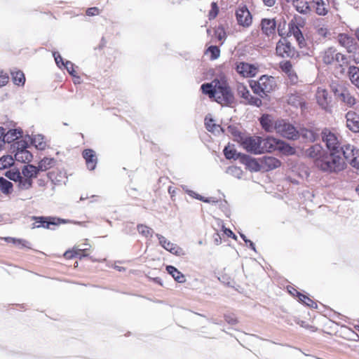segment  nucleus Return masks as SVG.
I'll return each mask as SVG.
<instances>
[{"instance_id":"obj_12","label":"nucleus","mask_w":359,"mask_h":359,"mask_svg":"<svg viewBox=\"0 0 359 359\" xmlns=\"http://www.w3.org/2000/svg\"><path fill=\"white\" fill-rule=\"evenodd\" d=\"M237 72L244 77H254L257 73V67L252 64L241 62L236 65Z\"/></svg>"},{"instance_id":"obj_56","label":"nucleus","mask_w":359,"mask_h":359,"mask_svg":"<svg viewBox=\"0 0 359 359\" xmlns=\"http://www.w3.org/2000/svg\"><path fill=\"white\" fill-rule=\"evenodd\" d=\"M74 66V65L72 62L67 60L64 62V65H62V68L65 67L71 76L76 77Z\"/></svg>"},{"instance_id":"obj_37","label":"nucleus","mask_w":359,"mask_h":359,"mask_svg":"<svg viewBox=\"0 0 359 359\" xmlns=\"http://www.w3.org/2000/svg\"><path fill=\"white\" fill-rule=\"evenodd\" d=\"M205 128L206 129L209 131V132H212V133H214L215 132L216 130L218 131V130L219 129L222 132H224V130L223 128L219 126V125H217V124H215L214 123V120L212 118H208V116H206L205 118Z\"/></svg>"},{"instance_id":"obj_21","label":"nucleus","mask_w":359,"mask_h":359,"mask_svg":"<svg viewBox=\"0 0 359 359\" xmlns=\"http://www.w3.org/2000/svg\"><path fill=\"white\" fill-rule=\"evenodd\" d=\"M33 219L38 224L36 226L37 228L43 227L46 229H49L50 225L55 224V217H33Z\"/></svg>"},{"instance_id":"obj_24","label":"nucleus","mask_w":359,"mask_h":359,"mask_svg":"<svg viewBox=\"0 0 359 359\" xmlns=\"http://www.w3.org/2000/svg\"><path fill=\"white\" fill-rule=\"evenodd\" d=\"M216 80L214 79L212 83H204L201 86V90L204 95L209 96L210 99H214L216 92Z\"/></svg>"},{"instance_id":"obj_45","label":"nucleus","mask_w":359,"mask_h":359,"mask_svg":"<svg viewBox=\"0 0 359 359\" xmlns=\"http://www.w3.org/2000/svg\"><path fill=\"white\" fill-rule=\"evenodd\" d=\"M21 172L18 169L15 170H7L5 173V176L6 177L15 182H17L18 181H19V180L21 179Z\"/></svg>"},{"instance_id":"obj_32","label":"nucleus","mask_w":359,"mask_h":359,"mask_svg":"<svg viewBox=\"0 0 359 359\" xmlns=\"http://www.w3.org/2000/svg\"><path fill=\"white\" fill-rule=\"evenodd\" d=\"M294 290L296 292L297 297H298L299 301L300 302L303 303L304 304L306 305L309 307L314 309L317 308V304L315 302H313L311 299H310L308 296L302 294L296 289H294Z\"/></svg>"},{"instance_id":"obj_46","label":"nucleus","mask_w":359,"mask_h":359,"mask_svg":"<svg viewBox=\"0 0 359 359\" xmlns=\"http://www.w3.org/2000/svg\"><path fill=\"white\" fill-rule=\"evenodd\" d=\"M244 104L260 107L262 104V102L259 97H255L250 94L249 96H248V98L245 99Z\"/></svg>"},{"instance_id":"obj_11","label":"nucleus","mask_w":359,"mask_h":359,"mask_svg":"<svg viewBox=\"0 0 359 359\" xmlns=\"http://www.w3.org/2000/svg\"><path fill=\"white\" fill-rule=\"evenodd\" d=\"M320 130L318 128H300L298 130L299 137H302L304 140L309 142H314L319 139Z\"/></svg>"},{"instance_id":"obj_36","label":"nucleus","mask_w":359,"mask_h":359,"mask_svg":"<svg viewBox=\"0 0 359 359\" xmlns=\"http://www.w3.org/2000/svg\"><path fill=\"white\" fill-rule=\"evenodd\" d=\"M13 183L10 181L6 180L3 177H0V190L4 194H9L11 193L13 190Z\"/></svg>"},{"instance_id":"obj_25","label":"nucleus","mask_w":359,"mask_h":359,"mask_svg":"<svg viewBox=\"0 0 359 359\" xmlns=\"http://www.w3.org/2000/svg\"><path fill=\"white\" fill-rule=\"evenodd\" d=\"M166 271L177 283H182L186 281V278L184 274L181 273L175 266L168 265L166 266Z\"/></svg>"},{"instance_id":"obj_16","label":"nucleus","mask_w":359,"mask_h":359,"mask_svg":"<svg viewBox=\"0 0 359 359\" xmlns=\"http://www.w3.org/2000/svg\"><path fill=\"white\" fill-rule=\"evenodd\" d=\"M260 154L264 152L271 153L276 150L278 139L273 137H267L266 138L260 137Z\"/></svg>"},{"instance_id":"obj_4","label":"nucleus","mask_w":359,"mask_h":359,"mask_svg":"<svg viewBox=\"0 0 359 359\" xmlns=\"http://www.w3.org/2000/svg\"><path fill=\"white\" fill-rule=\"evenodd\" d=\"M216 92L214 100L223 106H230L234 102L233 93L224 80H216Z\"/></svg>"},{"instance_id":"obj_20","label":"nucleus","mask_w":359,"mask_h":359,"mask_svg":"<svg viewBox=\"0 0 359 359\" xmlns=\"http://www.w3.org/2000/svg\"><path fill=\"white\" fill-rule=\"evenodd\" d=\"M39 172L40 171L37 168V166L32 164H27L22 167L21 174L22 177L33 181V179L37 177Z\"/></svg>"},{"instance_id":"obj_39","label":"nucleus","mask_w":359,"mask_h":359,"mask_svg":"<svg viewBox=\"0 0 359 359\" xmlns=\"http://www.w3.org/2000/svg\"><path fill=\"white\" fill-rule=\"evenodd\" d=\"M15 158L11 155L3 156L0 158V170H4L12 166Z\"/></svg>"},{"instance_id":"obj_59","label":"nucleus","mask_w":359,"mask_h":359,"mask_svg":"<svg viewBox=\"0 0 359 359\" xmlns=\"http://www.w3.org/2000/svg\"><path fill=\"white\" fill-rule=\"evenodd\" d=\"M55 225H58V224H67V223H73V224H79V225H81V226H86V225L84 224V222H73V221H70V220H68V219H61V218H57L55 217Z\"/></svg>"},{"instance_id":"obj_63","label":"nucleus","mask_w":359,"mask_h":359,"mask_svg":"<svg viewBox=\"0 0 359 359\" xmlns=\"http://www.w3.org/2000/svg\"><path fill=\"white\" fill-rule=\"evenodd\" d=\"M8 74L0 69V87L5 86L8 82Z\"/></svg>"},{"instance_id":"obj_35","label":"nucleus","mask_w":359,"mask_h":359,"mask_svg":"<svg viewBox=\"0 0 359 359\" xmlns=\"http://www.w3.org/2000/svg\"><path fill=\"white\" fill-rule=\"evenodd\" d=\"M87 250V248L85 249H78V250H68L65 252L64 256L67 259H72L74 257H79V259H81L82 257H86L87 255L85 254V251Z\"/></svg>"},{"instance_id":"obj_23","label":"nucleus","mask_w":359,"mask_h":359,"mask_svg":"<svg viewBox=\"0 0 359 359\" xmlns=\"http://www.w3.org/2000/svg\"><path fill=\"white\" fill-rule=\"evenodd\" d=\"M276 150L286 156L294 155L296 153V149L293 147L286 142L279 139L278 142L277 143Z\"/></svg>"},{"instance_id":"obj_14","label":"nucleus","mask_w":359,"mask_h":359,"mask_svg":"<svg viewBox=\"0 0 359 359\" xmlns=\"http://www.w3.org/2000/svg\"><path fill=\"white\" fill-rule=\"evenodd\" d=\"M327 152L320 144H316L308 148L305 154L308 157L314 160L315 165L317 166V161L323 158Z\"/></svg>"},{"instance_id":"obj_27","label":"nucleus","mask_w":359,"mask_h":359,"mask_svg":"<svg viewBox=\"0 0 359 359\" xmlns=\"http://www.w3.org/2000/svg\"><path fill=\"white\" fill-rule=\"evenodd\" d=\"M260 124L266 132H272L274 129V123L269 114H264L259 118Z\"/></svg>"},{"instance_id":"obj_60","label":"nucleus","mask_w":359,"mask_h":359,"mask_svg":"<svg viewBox=\"0 0 359 359\" xmlns=\"http://www.w3.org/2000/svg\"><path fill=\"white\" fill-rule=\"evenodd\" d=\"M224 319L226 322L229 325H236L238 323V320L234 314H225Z\"/></svg>"},{"instance_id":"obj_26","label":"nucleus","mask_w":359,"mask_h":359,"mask_svg":"<svg viewBox=\"0 0 359 359\" xmlns=\"http://www.w3.org/2000/svg\"><path fill=\"white\" fill-rule=\"evenodd\" d=\"M224 154L227 159H234L239 160L240 162L242 160V155H245V154H242L240 152H237L236 150L233 148L229 146H226L224 149Z\"/></svg>"},{"instance_id":"obj_7","label":"nucleus","mask_w":359,"mask_h":359,"mask_svg":"<svg viewBox=\"0 0 359 359\" xmlns=\"http://www.w3.org/2000/svg\"><path fill=\"white\" fill-rule=\"evenodd\" d=\"M238 24L243 27H248L252 22V16L245 5L240 6L236 11Z\"/></svg>"},{"instance_id":"obj_49","label":"nucleus","mask_w":359,"mask_h":359,"mask_svg":"<svg viewBox=\"0 0 359 359\" xmlns=\"http://www.w3.org/2000/svg\"><path fill=\"white\" fill-rule=\"evenodd\" d=\"M226 173L233 175L235 177L241 178L243 175L242 170L236 166H229L226 169Z\"/></svg>"},{"instance_id":"obj_30","label":"nucleus","mask_w":359,"mask_h":359,"mask_svg":"<svg viewBox=\"0 0 359 359\" xmlns=\"http://www.w3.org/2000/svg\"><path fill=\"white\" fill-rule=\"evenodd\" d=\"M348 74L352 83L359 88V67L350 66Z\"/></svg>"},{"instance_id":"obj_6","label":"nucleus","mask_w":359,"mask_h":359,"mask_svg":"<svg viewBox=\"0 0 359 359\" xmlns=\"http://www.w3.org/2000/svg\"><path fill=\"white\" fill-rule=\"evenodd\" d=\"M276 52L278 56L283 58H293L297 55L295 48L286 38L281 39L277 42Z\"/></svg>"},{"instance_id":"obj_15","label":"nucleus","mask_w":359,"mask_h":359,"mask_svg":"<svg viewBox=\"0 0 359 359\" xmlns=\"http://www.w3.org/2000/svg\"><path fill=\"white\" fill-rule=\"evenodd\" d=\"M261 165H262V171L268 172L281 165V162L276 157L271 156H264L261 157Z\"/></svg>"},{"instance_id":"obj_19","label":"nucleus","mask_w":359,"mask_h":359,"mask_svg":"<svg viewBox=\"0 0 359 359\" xmlns=\"http://www.w3.org/2000/svg\"><path fill=\"white\" fill-rule=\"evenodd\" d=\"M262 30L264 34L269 36L275 34L276 22L274 19L264 18L261 22Z\"/></svg>"},{"instance_id":"obj_57","label":"nucleus","mask_w":359,"mask_h":359,"mask_svg":"<svg viewBox=\"0 0 359 359\" xmlns=\"http://www.w3.org/2000/svg\"><path fill=\"white\" fill-rule=\"evenodd\" d=\"M238 93L244 100L250 94L249 90L243 85L238 86Z\"/></svg>"},{"instance_id":"obj_44","label":"nucleus","mask_w":359,"mask_h":359,"mask_svg":"<svg viewBox=\"0 0 359 359\" xmlns=\"http://www.w3.org/2000/svg\"><path fill=\"white\" fill-rule=\"evenodd\" d=\"M137 230L140 234L144 237H151L154 233V230L151 228L144 224H138L137 226Z\"/></svg>"},{"instance_id":"obj_10","label":"nucleus","mask_w":359,"mask_h":359,"mask_svg":"<svg viewBox=\"0 0 359 359\" xmlns=\"http://www.w3.org/2000/svg\"><path fill=\"white\" fill-rule=\"evenodd\" d=\"M156 236L158 238L161 246L165 250L177 256L183 255V250L177 245L168 241L161 234L156 233Z\"/></svg>"},{"instance_id":"obj_1","label":"nucleus","mask_w":359,"mask_h":359,"mask_svg":"<svg viewBox=\"0 0 359 359\" xmlns=\"http://www.w3.org/2000/svg\"><path fill=\"white\" fill-rule=\"evenodd\" d=\"M342 154L327 152L317 161V168L327 172H338L344 169L346 163Z\"/></svg>"},{"instance_id":"obj_61","label":"nucleus","mask_w":359,"mask_h":359,"mask_svg":"<svg viewBox=\"0 0 359 359\" xmlns=\"http://www.w3.org/2000/svg\"><path fill=\"white\" fill-rule=\"evenodd\" d=\"M316 32L318 35H320L324 38L327 37V35L330 34L328 29L325 26L316 27Z\"/></svg>"},{"instance_id":"obj_62","label":"nucleus","mask_w":359,"mask_h":359,"mask_svg":"<svg viewBox=\"0 0 359 359\" xmlns=\"http://www.w3.org/2000/svg\"><path fill=\"white\" fill-rule=\"evenodd\" d=\"M53 57L55 58V63L56 65H57V67L59 68H62V65H64V60L62 57V56L60 55V54L57 52H53Z\"/></svg>"},{"instance_id":"obj_54","label":"nucleus","mask_w":359,"mask_h":359,"mask_svg":"<svg viewBox=\"0 0 359 359\" xmlns=\"http://www.w3.org/2000/svg\"><path fill=\"white\" fill-rule=\"evenodd\" d=\"M207 50L210 54L211 60H216L219 57L220 50L217 46H210Z\"/></svg>"},{"instance_id":"obj_22","label":"nucleus","mask_w":359,"mask_h":359,"mask_svg":"<svg viewBox=\"0 0 359 359\" xmlns=\"http://www.w3.org/2000/svg\"><path fill=\"white\" fill-rule=\"evenodd\" d=\"M22 130L20 128L10 129L7 131V133H5V135L2 138V141L4 143L13 142L15 140H18L19 137H20L22 135Z\"/></svg>"},{"instance_id":"obj_2","label":"nucleus","mask_w":359,"mask_h":359,"mask_svg":"<svg viewBox=\"0 0 359 359\" xmlns=\"http://www.w3.org/2000/svg\"><path fill=\"white\" fill-rule=\"evenodd\" d=\"M320 135L322 140L325 143L329 152H337V154H342V151H345L344 148L346 149L348 146H351L350 144H346L340 141L337 135L327 128H325L321 130Z\"/></svg>"},{"instance_id":"obj_18","label":"nucleus","mask_w":359,"mask_h":359,"mask_svg":"<svg viewBox=\"0 0 359 359\" xmlns=\"http://www.w3.org/2000/svg\"><path fill=\"white\" fill-rule=\"evenodd\" d=\"M83 158L86 160L87 168L90 170H93L97 165V159L95 152L90 149H84L82 153Z\"/></svg>"},{"instance_id":"obj_40","label":"nucleus","mask_w":359,"mask_h":359,"mask_svg":"<svg viewBox=\"0 0 359 359\" xmlns=\"http://www.w3.org/2000/svg\"><path fill=\"white\" fill-rule=\"evenodd\" d=\"M4 240L7 242H12L15 245H21L22 248H26L28 249L32 248L31 243L29 241L24 239L15 238L12 237H6L4 238Z\"/></svg>"},{"instance_id":"obj_52","label":"nucleus","mask_w":359,"mask_h":359,"mask_svg":"<svg viewBox=\"0 0 359 359\" xmlns=\"http://www.w3.org/2000/svg\"><path fill=\"white\" fill-rule=\"evenodd\" d=\"M318 102L323 108H325L327 105V93L325 90L319 93L318 95Z\"/></svg>"},{"instance_id":"obj_47","label":"nucleus","mask_w":359,"mask_h":359,"mask_svg":"<svg viewBox=\"0 0 359 359\" xmlns=\"http://www.w3.org/2000/svg\"><path fill=\"white\" fill-rule=\"evenodd\" d=\"M296 6V9L299 13L306 14L310 11L308 3L304 0H299Z\"/></svg>"},{"instance_id":"obj_53","label":"nucleus","mask_w":359,"mask_h":359,"mask_svg":"<svg viewBox=\"0 0 359 359\" xmlns=\"http://www.w3.org/2000/svg\"><path fill=\"white\" fill-rule=\"evenodd\" d=\"M285 75L287 76L288 83L290 85H296L298 83L299 78L294 69L292 70L291 72H289Z\"/></svg>"},{"instance_id":"obj_55","label":"nucleus","mask_w":359,"mask_h":359,"mask_svg":"<svg viewBox=\"0 0 359 359\" xmlns=\"http://www.w3.org/2000/svg\"><path fill=\"white\" fill-rule=\"evenodd\" d=\"M288 103L291 105L298 107L302 103V98L297 95L292 94L288 98Z\"/></svg>"},{"instance_id":"obj_13","label":"nucleus","mask_w":359,"mask_h":359,"mask_svg":"<svg viewBox=\"0 0 359 359\" xmlns=\"http://www.w3.org/2000/svg\"><path fill=\"white\" fill-rule=\"evenodd\" d=\"M241 163L245 165L246 168L251 172L262 171L261 157L255 158L247 154L242 155V160Z\"/></svg>"},{"instance_id":"obj_28","label":"nucleus","mask_w":359,"mask_h":359,"mask_svg":"<svg viewBox=\"0 0 359 359\" xmlns=\"http://www.w3.org/2000/svg\"><path fill=\"white\" fill-rule=\"evenodd\" d=\"M33 158L32 154L28 150L16 151L15 154V160L22 163H29Z\"/></svg>"},{"instance_id":"obj_64","label":"nucleus","mask_w":359,"mask_h":359,"mask_svg":"<svg viewBox=\"0 0 359 359\" xmlns=\"http://www.w3.org/2000/svg\"><path fill=\"white\" fill-rule=\"evenodd\" d=\"M316 13L319 15H325L327 13V9L325 5H316Z\"/></svg>"},{"instance_id":"obj_43","label":"nucleus","mask_w":359,"mask_h":359,"mask_svg":"<svg viewBox=\"0 0 359 359\" xmlns=\"http://www.w3.org/2000/svg\"><path fill=\"white\" fill-rule=\"evenodd\" d=\"M17 182L18 183V187L20 190H28L32 187L33 184L32 180L24 177L22 175L21 179L19 180V181H18Z\"/></svg>"},{"instance_id":"obj_3","label":"nucleus","mask_w":359,"mask_h":359,"mask_svg":"<svg viewBox=\"0 0 359 359\" xmlns=\"http://www.w3.org/2000/svg\"><path fill=\"white\" fill-rule=\"evenodd\" d=\"M275 86L274 78L267 75H262L258 81L250 82V86L253 93L262 98L267 97L268 93L273 90Z\"/></svg>"},{"instance_id":"obj_42","label":"nucleus","mask_w":359,"mask_h":359,"mask_svg":"<svg viewBox=\"0 0 359 359\" xmlns=\"http://www.w3.org/2000/svg\"><path fill=\"white\" fill-rule=\"evenodd\" d=\"M334 62L338 64L339 66L342 68L343 71L344 67L346 66L348 64V58L345 55L337 52V53L334 54Z\"/></svg>"},{"instance_id":"obj_50","label":"nucleus","mask_w":359,"mask_h":359,"mask_svg":"<svg viewBox=\"0 0 359 359\" xmlns=\"http://www.w3.org/2000/svg\"><path fill=\"white\" fill-rule=\"evenodd\" d=\"M279 67L281 71L286 74L294 69L292 68V62L290 60H283L279 63Z\"/></svg>"},{"instance_id":"obj_48","label":"nucleus","mask_w":359,"mask_h":359,"mask_svg":"<svg viewBox=\"0 0 359 359\" xmlns=\"http://www.w3.org/2000/svg\"><path fill=\"white\" fill-rule=\"evenodd\" d=\"M339 43L343 46L348 48V52H352V48L351 46H349L350 43H352V39L349 36H348L346 34H341L340 35L339 38Z\"/></svg>"},{"instance_id":"obj_34","label":"nucleus","mask_w":359,"mask_h":359,"mask_svg":"<svg viewBox=\"0 0 359 359\" xmlns=\"http://www.w3.org/2000/svg\"><path fill=\"white\" fill-rule=\"evenodd\" d=\"M13 83L18 86H23L25 82V76L24 73L20 71H12L11 72Z\"/></svg>"},{"instance_id":"obj_8","label":"nucleus","mask_w":359,"mask_h":359,"mask_svg":"<svg viewBox=\"0 0 359 359\" xmlns=\"http://www.w3.org/2000/svg\"><path fill=\"white\" fill-rule=\"evenodd\" d=\"M345 151H342V155L351 165L359 170V150L355 149L353 145L348 146Z\"/></svg>"},{"instance_id":"obj_51","label":"nucleus","mask_w":359,"mask_h":359,"mask_svg":"<svg viewBox=\"0 0 359 359\" xmlns=\"http://www.w3.org/2000/svg\"><path fill=\"white\" fill-rule=\"evenodd\" d=\"M331 89L335 97L339 98L341 96V93H344L347 88H345L343 85L332 84L331 86Z\"/></svg>"},{"instance_id":"obj_58","label":"nucleus","mask_w":359,"mask_h":359,"mask_svg":"<svg viewBox=\"0 0 359 359\" xmlns=\"http://www.w3.org/2000/svg\"><path fill=\"white\" fill-rule=\"evenodd\" d=\"M219 13V7L216 2H212L211 4V10L209 13V18L213 19L217 17Z\"/></svg>"},{"instance_id":"obj_17","label":"nucleus","mask_w":359,"mask_h":359,"mask_svg":"<svg viewBox=\"0 0 359 359\" xmlns=\"http://www.w3.org/2000/svg\"><path fill=\"white\" fill-rule=\"evenodd\" d=\"M346 119L347 128L353 133H359V115L349 111L346 114Z\"/></svg>"},{"instance_id":"obj_41","label":"nucleus","mask_w":359,"mask_h":359,"mask_svg":"<svg viewBox=\"0 0 359 359\" xmlns=\"http://www.w3.org/2000/svg\"><path fill=\"white\" fill-rule=\"evenodd\" d=\"M289 33L292 34L296 39L297 37H302V31L299 27L293 20L290 21L288 24Z\"/></svg>"},{"instance_id":"obj_29","label":"nucleus","mask_w":359,"mask_h":359,"mask_svg":"<svg viewBox=\"0 0 359 359\" xmlns=\"http://www.w3.org/2000/svg\"><path fill=\"white\" fill-rule=\"evenodd\" d=\"M55 160L53 158L45 157L39 161L37 165V168L39 170L40 172L46 171L49 168L53 167L55 165Z\"/></svg>"},{"instance_id":"obj_31","label":"nucleus","mask_w":359,"mask_h":359,"mask_svg":"<svg viewBox=\"0 0 359 359\" xmlns=\"http://www.w3.org/2000/svg\"><path fill=\"white\" fill-rule=\"evenodd\" d=\"M337 53V50L334 47H330L326 49L323 56V61L326 65L334 64V54Z\"/></svg>"},{"instance_id":"obj_33","label":"nucleus","mask_w":359,"mask_h":359,"mask_svg":"<svg viewBox=\"0 0 359 359\" xmlns=\"http://www.w3.org/2000/svg\"><path fill=\"white\" fill-rule=\"evenodd\" d=\"M338 99L349 107L355 104V99L351 95L348 89L344 93H341V96Z\"/></svg>"},{"instance_id":"obj_38","label":"nucleus","mask_w":359,"mask_h":359,"mask_svg":"<svg viewBox=\"0 0 359 359\" xmlns=\"http://www.w3.org/2000/svg\"><path fill=\"white\" fill-rule=\"evenodd\" d=\"M30 139L32 144L34 145L36 149L40 150L45 149L46 144L43 141V136L42 135H36Z\"/></svg>"},{"instance_id":"obj_9","label":"nucleus","mask_w":359,"mask_h":359,"mask_svg":"<svg viewBox=\"0 0 359 359\" xmlns=\"http://www.w3.org/2000/svg\"><path fill=\"white\" fill-rule=\"evenodd\" d=\"M260 137H248L242 141V146L248 152L255 154H260Z\"/></svg>"},{"instance_id":"obj_5","label":"nucleus","mask_w":359,"mask_h":359,"mask_svg":"<svg viewBox=\"0 0 359 359\" xmlns=\"http://www.w3.org/2000/svg\"><path fill=\"white\" fill-rule=\"evenodd\" d=\"M274 130L283 137L290 140H296L299 137L298 130L292 124L283 119L275 121Z\"/></svg>"}]
</instances>
